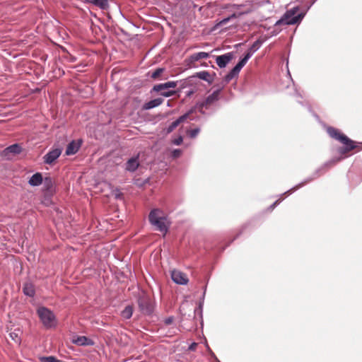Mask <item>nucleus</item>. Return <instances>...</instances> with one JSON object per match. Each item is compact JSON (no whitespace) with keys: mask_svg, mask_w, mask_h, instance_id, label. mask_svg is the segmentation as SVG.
Returning <instances> with one entry per match:
<instances>
[{"mask_svg":"<svg viewBox=\"0 0 362 362\" xmlns=\"http://www.w3.org/2000/svg\"><path fill=\"white\" fill-rule=\"evenodd\" d=\"M171 278L175 284L180 285H186L189 281L186 274L178 270H173L171 272Z\"/></svg>","mask_w":362,"mask_h":362,"instance_id":"nucleus-6","label":"nucleus"},{"mask_svg":"<svg viewBox=\"0 0 362 362\" xmlns=\"http://www.w3.org/2000/svg\"><path fill=\"white\" fill-rule=\"evenodd\" d=\"M231 71L233 72H234L235 74H236V75H238V74L240 73V71L238 70H237L235 67H233V69Z\"/></svg>","mask_w":362,"mask_h":362,"instance_id":"nucleus-37","label":"nucleus"},{"mask_svg":"<svg viewBox=\"0 0 362 362\" xmlns=\"http://www.w3.org/2000/svg\"><path fill=\"white\" fill-rule=\"evenodd\" d=\"M218 95H219V93H218V90L217 91H214L213 93L209 95L206 98L204 105H210V104L213 103L214 102L218 100Z\"/></svg>","mask_w":362,"mask_h":362,"instance_id":"nucleus-19","label":"nucleus"},{"mask_svg":"<svg viewBox=\"0 0 362 362\" xmlns=\"http://www.w3.org/2000/svg\"><path fill=\"white\" fill-rule=\"evenodd\" d=\"M237 70H238L239 71H240V70L242 69L243 67L240 66V64H236L235 66H234Z\"/></svg>","mask_w":362,"mask_h":362,"instance_id":"nucleus-36","label":"nucleus"},{"mask_svg":"<svg viewBox=\"0 0 362 362\" xmlns=\"http://www.w3.org/2000/svg\"><path fill=\"white\" fill-rule=\"evenodd\" d=\"M80 148V144L76 143L75 141H71L69 144L66 149V155H74L75 154Z\"/></svg>","mask_w":362,"mask_h":362,"instance_id":"nucleus-14","label":"nucleus"},{"mask_svg":"<svg viewBox=\"0 0 362 362\" xmlns=\"http://www.w3.org/2000/svg\"><path fill=\"white\" fill-rule=\"evenodd\" d=\"M62 149L59 148H54L49 151L44 156V162L47 164H52L61 155Z\"/></svg>","mask_w":362,"mask_h":362,"instance_id":"nucleus-7","label":"nucleus"},{"mask_svg":"<svg viewBox=\"0 0 362 362\" xmlns=\"http://www.w3.org/2000/svg\"><path fill=\"white\" fill-rule=\"evenodd\" d=\"M85 1L98 6L103 10L108 8V0H85Z\"/></svg>","mask_w":362,"mask_h":362,"instance_id":"nucleus-11","label":"nucleus"},{"mask_svg":"<svg viewBox=\"0 0 362 362\" xmlns=\"http://www.w3.org/2000/svg\"><path fill=\"white\" fill-rule=\"evenodd\" d=\"M164 71V69L163 68H158L157 69H156L151 74V78H157L158 76H160V74Z\"/></svg>","mask_w":362,"mask_h":362,"instance_id":"nucleus-26","label":"nucleus"},{"mask_svg":"<svg viewBox=\"0 0 362 362\" xmlns=\"http://www.w3.org/2000/svg\"><path fill=\"white\" fill-rule=\"evenodd\" d=\"M197 76L199 78L204 80L205 81H207L209 83H211L212 81V79L211 78L209 73L206 71H202L198 72L197 74Z\"/></svg>","mask_w":362,"mask_h":362,"instance_id":"nucleus-21","label":"nucleus"},{"mask_svg":"<svg viewBox=\"0 0 362 362\" xmlns=\"http://www.w3.org/2000/svg\"><path fill=\"white\" fill-rule=\"evenodd\" d=\"M334 163H335L334 161H330L329 163H326L325 165L334 164Z\"/></svg>","mask_w":362,"mask_h":362,"instance_id":"nucleus-39","label":"nucleus"},{"mask_svg":"<svg viewBox=\"0 0 362 362\" xmlns=\"http://www.w3.org/2000/svg\"><path fill=\"white\" fill-rule=\"evenodd\" d=\"M255 52V49L253 51H247L245 57L238 63V64H240V66L243 67Z\"/></svg>","mask_w":362,"mask_h":362,"instance_id":"nucleus-23","label":"nucleus"},{"mask_svg":"<svg viewBox=\"0 0 362 362\" xmlns=\"http://www.w3.org/2000/svg\"><path fill=\"white\" fill-rule=\"evenodd\" d=\"M182 154V151L180 149H175L172 152V156L175 158H178Z\"/></svg>","mask_w":362,"mask_h":362,"instance_id":"nucleus-29","label":"nucleus"},{"mask_svg":"<svg viewBox=\"0 0 362 362\" xmlns=\"http://www.w3.org/2000/svg\"><path fill=\"white\" fill-rule=\"evenodd\" d=\"M243 14V13H233L230 16L225 18L222 19L221 21H220L218 23H217L216 25V27L218 28V27L223 26V25H226L228 22L231 21L232 19L239 18Z\"/></svg>","mask_w":362,"mask_h":362,"instance_id":"nucleus-15","label":"nucleus"},{"mask_svg":"<svg viewBox=\"0 0 362 362\" xmlns=\"http://www.w3.org/2000/svg\"><path fill=\"white\" fill-rule=\"evenodd\" d=\"M147 314H150L151 313V309L150 308H147L146 310H144Z\"/></svg>","mask_w":362,"mask_h":362,"instance_id":"nucleus-38","label":"nucleus"},{"mask_svg":"<svg viewBox=\"0 0 362 362\" xmlns=\"http://www.w3.org/2000/svg\"><path fill=\"white\" fill-rule=\"evenodd\" d=\"M163 100L162 98H156V99L151 100L145 104L144 108L146 110L154 108V107H158L160 105H161L163 103Z\"/></svg>","mask_w":362,"mask_h":362,"instance_id":"nucleus-16","label":"nucleus"},{"mask_svg":"<svg viewBox=\"0 0 362 362\" xmlns=\"http://www.w3.org/2000/svg\"><path fill=\"white\" fill-rule=\"evenodd\" d=\"M148 221L156 230L167 233L170 222L163 211L158 209L151 210L148 215Z\"/></svg>","mask_w":362,"mask_h":362,"instance_id":"nucleus-1","label":"nucleus"},{"mask_svg":"<svg viewBox=\"0 0 362 362\" xmlns=\"http://www.w3.org/2000/svg\"><path fill=\"white\" fill-rule=\"evenodd\" d=\"M237 75L235 74L234 72H233L232 71H230L225 77V80L226 81L228 82L230 81V80H232L234 77H235Z\"/></svg>","mask_w":362,"mask_h":362,"instance_id":"nucleus-28","label":"nucleus"},{"mask_svg":"<svg viewBox=\"0 0 362 362\" xmlns=\"http://www.w3.org/2000/svg\"><path fill=\"white\" fill-rule=\"evenodd\" d=\"M37 313L43 325L47 328L54 327L57 325V320L52 311L45 307H40Z\"/></svg>","mask_w":362,"mask_h":362,"instance_id":"nucleus-3","label":"nucleus"},{"mask_svg":"<svg viewBox=\"0 0 362 362\" xmlns=\"http://www.w3.org/2000/svg\"><path fill=\"white\" fill-rule=\"evenodd\" d=\"M299 7L295 6L289 10L281 16L275 23L276 26L281 25H294L299 23L304 18L305 13H298Z\"/></svg>","mask_w":362,"mask_h":362,"instance_id":"nucleus-2","label":"nucleus"},{"mask_svg":"<svg viewBox=\"0 0 362 362\" xmlns=\"http://www.w3.org/2000/svg\"><path fill=\"white\" fill-rule=\"evenodd\" d=\"M21 331L19 329H15L13 332L10 333V337L16 344L21 343Z\"/></svg>","mask_w":362,"mask_h":362,"instance_id":"nucleus-24","label":"nucleus"},{"mask_svg":"<svg viewBox=\"0 0 362 362\" xmlns=\"http://www.w3.org/2000/svg\"><path fill=\"white\" fill-rule=\"evenodd\" d=\"M307 182H308V181L305 182L304 183H301V184H300V185H297L296 187H293V188L291 189L290 190L287 191L286 192H285V194H286V193H290L291 191H293V190H296V189H298L299 187H301V186H303L305 183H307Z\"/></svg>","mask_w":362,"mask_h":362,"instance_id":"nucleus-33","label":"nucleus"},{"mask_svg":"<svg viewBox=\"0 0 362 362\" xmlns=\"http://www.w3.org/2000/svg\"><path fill=\"white\" fill-rule=\"evenodd\" d=\"M327 131V133L329 134V135L332 138L339 141L341 143H342L344 145H345L346 151H351L355 148L354 141L352 140L349 139L344 134H341L338 129H337L334 127H328Z\"/></svg>","mask_w":362,"mask_h":362,"instance_id":"nucleus-4","label":"nucleus"},{"mask_svg":"<svg viewBox=\"0 0 362 362\" xmlns=\"http://www.w3.org/2000/svg\"><path fill=\"white\" fill-rule=\"evenodd\" d=\"M197 346V343L193 342L189 346V350L190 351H194L196 349V347Z\"/></svg>","mask_w":362,"mask_h":362,"instance_id":"nucleus-34","label":"nucleus"},{"mask_svg":"<svg viewBox=\"0 0 362 362\" xmlns=\"http://www.w3.org/2000/svg\"><path fill=\"white\" fill-rule=\"evenodd\" d=\"M233 59V54L231 52L226 53L223 55L216 57V62L220 68H224Z\"/></svg>","mask_w":362,"mask_h":362,"instance_id":"nucleus-8","label":"nucleus"},{"mask_svg":"<svg viewBox=\"0 0 362 362\" xmlns=\"http://www.w3.org/2000/svg\"><path fill=\"white\" fill-rule=\"evenodd\" d=\"M209 57V54L205 52H200L197 53H194L190 56V59L192 62H197L201 59H207Z\"/></svg>","mask_w":362,"mask_h":362,"instance_id":"nucleus-17","label":"nucleus"},{"mask_svg":"<svg viewBox=\"0 0 362 362\" xmlns=\"http://www.w3.org/2000/svg\"><path fill=\"white\" fill-rule=\"evenodd\" d=\"M183 141V139L181 136H178L175 139L173 140V144L175 145H180Z\"/></svg>","mask_w":362,"mask_h":362,"instance_id":"nucleus-30","label":"nucleus"},{"mask_svg":"<svg viewBox=\"0 0 362 362\" xmlns=\"http://www.w3.org/2000/svg\"><path fill=\"white\" fill-rule=\"evenodd\" d=\"M174 320L173 317H169L165 319L164 322L166 325H170Z\"/></svg>","mask_w":362,"mask_h":362,"instance_id":"nucleus-31","label":"nucleus"},{"mask_svg":"<svg viewBox=\"0 0 362 362\" xmlns=\"http://www.w3.org/2000/svg\"><path fill=\"white\" fill-rule=\"evenodd\" d=\"M281 202V199H279L278 200H276L275 202L273 203V204H272L270 206V208L272 209H274L276 207V206H277L279 203Z\"/></svg>","mask_w":362,"mask_h":362,"instance_id":"nucleus-35","label":"nucleus"},{"mask_svg":"<svg viewBox=\"0 0 362 362\" xmlns=\"http://www.w3.org/2000/svg\"><path fill=\"white\" fill-rule=\"evenodd\" d=\"M133 314V309L131 306H127L122 312V316L124 319H129Z\"/></svg>","mask_w":362,"mask_h":362,"instance_id":"nucleus-25","label":"nucleus"},{"mask_svg":"<svg viewBox=\"0 0 362 362\" xmlns=\"http://www.w3.org/2000/svg\"><path fill=\"white\" fill-rule=\"evenodd\" d=\"M5 151L6 153H13V154H18V153H20L21 152V146H19L17 144H13V145H11L10 146L7 147L5 149Z\"/></svg>","mask_w":362,"mask_h":362,"instance_id":"nucleus-20","label":"nucleus"},{"mask_svg":"<svg viewBox=\"0 0 362 362\" xmlns=\"http://www.w3.org/2000/svg\"><path fill=\"white\" fill-rule=\"evenodd\" d=\"M74 342L79 346H89L93 344V342L90 339L84 336L78 337L74 340Z\"/></svg>","mask_w":362,"mask_h":362,"instance_id":"nucleus-12","label":"nucleus"},{"mask_svg":"<svg viewBox=\"0 0 362 362\" xmlns=\"http://www.w3.org/2000/svg\"><path fill=\"white\" fill-rule=\"evenodd\" d=\"M23 290L25 296L32 297L35 294L34 286L31 283H25Z\"/></svg>","mask_w":362,"mask_h":362,"instance_id":"nucleus-18","label":"nucleus"},{"mask_svg":"<svg viewBox=\"0 0 362 362\" xmlns=\"http://www.w3.org/2000/svg\"><path fill=\"white\" fill-rule=\"evenodd\" d=\"M255 52V49L253 51H247L245 57L238 63V64H240V66L243 67Z\"/></svg>","mask_w":362,"mask_h":362,"instance_id":"nucleus-22","label":"nucleus"},{"mask_svg":"<svg viewBox=\"0 0 362 362\" xmlns=\"http://www.w3.org/2000/svg\"><path fill=\"white\" fill-rule=\"evenodd\" d=\"M177 86V82L168 81L164 83L155 85L153 90L156 92H160V95L164 97H170L175 93V90H168L169 88H174Z\"/></svg>","mask_w":362,"mask_h":362,"instance_id":"nucleus-5","label":"nucleus"},{"mask_svg":"<svg viewBox=\"0 0 362 362\" xmlns=\"http://www.w3.org/2000/svg\"><path fill=\"white\" fill-rule=\"evenodd\" d=\"M139 165V157H133L127 160L126 170L129 172H134L138 168Z\"/></svg>","mask_w":362,"mask_h":362,"instance_id":"nucleus-10","label":"nucleus"},{"mask_svg":"<svg viewBox=\"0 0 362 362\" xmlns=\"http://www.w3.org/2000/svg\"><path fill=\"white\" fill-rule=\"evenodd\" d=\"M199 132H200V129L199 128H196V129H192L188 133L189 134V136L190 138H195L198 135Z\"/></svg>","mask_w":362,"mask_h":362,"instance_id":"nucleus-27","label":"nucleus"},{"mask_svg":"<svg viewBox=\"0 0 362 362\" xmlns=\"http://www.w3.org/2000/svg\"><path fill=\"white\" fill-rule=\"evenodd\" d=\"M42 176L40 173H37L31 176L30 178L28 183L31 186H39L42 184Z\"/></svg>","mask_w":362,"mask_h":362,"instance_id":"nucleus-13","label":"nucleus"},{"mask_svg":"<svg viewBox=\"0 0 362 362\" xmlns=\"http://www.w3.org/2000/svg\"><path fill=\"white\" fill-rule=\"evenodd\" d=\"M207 348H208V350L211 352V351L210 350V348L207 346Z\"/></svg>","mask_w":362,"mask_h":362,"instance_id":"nucleus-40","label":"nucleus"},{"mask_svg":"<svg viewBox=\"0 0 362 362\" xmlns=\"http://www.w3.org/2000/svg\"><path fill=\"white\" fill-rule=\"evenodd\" d=\"M191 112L192 111H189L188 112L184 114L183 115L177 118L176 120L173 122L168 127L167 132H172L180 123L184 122L189 117Z\"/></svg>","mask_w":362,"mask_h":362,"instance_id":"nucleus-9","label":"nucleus"},{"mask_svg":"<svg viewBox=\"0 0 362 362\" xmlns=\"http://www.w3.org/2000/svg\"><path fill=\"white\" fill-rule=\"evenodd\" d=\"M255 49H256V51L259 49L257 41L253 43V45L251 46L248 51H253Z\"/></svg>","mask_w":362,"mask_h":362,"instance_id":"nucleus-32","label":"nucleus"}]
</instances>
